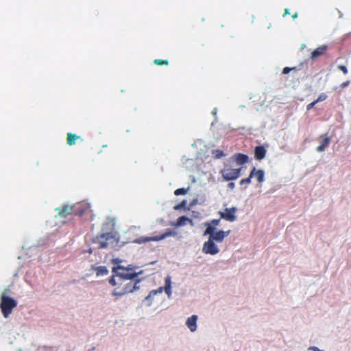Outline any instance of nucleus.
<instances>
[{"label": "nucleus", "instance_id": "nucleus-8", "mask_svg": "<svg viewBox=\"0 0 351 351\" xmlns=\"http://www.w3.org/2000/svg\"><path fill=\"white\" fill-rule=\"evenodd\" d=\"M241 168H232L229 165H226L224 168L221 169V174L222 178L226 180H237L241 176Z\"/></svg>", "mask_w": 351, "mask_h": 351}, {"label": "nucleus", "instance_id": "nucleus-30", "mask_svg": "<svg viewBox=\"0 0 351 351\" xmlns=\"http://www.w3.org/2000/svg\"><path fill=\"white\" fill-rule=\"evenodd\" d=\"M295 67H285L282 70L283 74H288L291 70H295Z\"/></svg>", "mask_w": 351, "mask_h": 351}, {"label": "nucleus", "instance_id": "nucleus-23", "mask_svg": "<svg viewBox=\"0 0 351 351\" xmlns=\"http://www.w3.org/2000/svg\"><path fill=\"white\" fill-rule=\"evenodd\" d=\"M212 153H213V156L215 158H217V159H219V158H221V157L225 156V154L221 149L213 150Z\"/></svg>", "mask_w": 351, "mask_h": 351}, {"label": "nucleus", "instance_id": "nucleus-22", "mask_svg": "<svg viewBox=\"0 0 351 351\" xmlns=\"http://www.w3.org/2000/svg\"><path fill=\"white\" fill-rule=\"evenodd\" d=\"M220 219H213L210 222L206 223L205 225L207 227H211L213 228H215L219 224Z\"/></svg>", "mask_w": 351, "mask_h": 351}, {"label": "nucleus", "instance_id": "nucleus-24", "mask_svg": "<svg viewBox=\"0 0 351 351\" xmlns=\"http://www.w3.org/2000/svg\"><path fill=\"white\" fill-rule=\"evenodd\" d=\"M188 189L180 188L174 191V194L177 196L186 194Z\"/></svg>", "mask_w": 351, "mask_h": 351}, {"label": "nucleus", "instance_id": "nucleus-21", "mask_svg": "<svg viewBox=\"0 0 351 351\" xmlns=\"http://www.w3.org/2000/svg\"><path fill=\"white\" fill-rule=\"evenodd\" d=\"M165 291L169 296L171 294V278L167 276L165 278Z\"/></svg>", "mask_w": 351, "mask_h": 351}, {"label": "nucleus", "instance_id": "nucleus-7", "mask_svg": "<svg viewBox=\"0 0 351 351\" xmlns=\"http://www.w3.org/2000/svg\"><path fill=\"white\" fill-rule=\"evenodd\" d=\"M230 233V230L223 231L219 230L215 231V228H213L211 227H207L204 231V235H209V239H212V241L217 243H221L225 237L228 236Z\"/></svg>", "mask_w": 351, "mask_h": 351}, {"label": "nucleus", "instance_id": "nucleus-10", "mask_svg": "<svg viewBox=\"0 0 351 351\" xmlns=\"http://www.w3.org/2000/svg\"><path fill=\"white\" fill-rule=\"evenodd\" d=\"M237 208L235 207L226 208L223 212H220L219 215L221 217L228 221H234L236 220L235 213Z\"/></svg>", "mask_w": 351, "mask_h": 351}, {"label": "nucleus", "instance_id": "nucleus-6", "mask_svg": "<svg viewBox=\"0 0 351 351\" xmlns=\"http://www.w3.org/2000/svg\"><path fill=\"white\" fill-rule=\"evenodd\" d=\"M176 232L170 229H167L164 233L153 236V237H140L134 241V243L137 244H142L150 241H160L165 239L168 237L176 236Z\"/></svg>", "mask_w": 351, "mask_h": 351}, {"label": "nucleus", "instance_id": "nucleus-31", "mask_svg": "<svg viewBox=\"0 0 351 351\" xmlns=\"http://www.w3.org/2000/svg\"><path fill=\"white\" fill-rule=\"evenodd\" d=\"M316 104H317V102H315V100L314 101L308 104L306 106L307 110H310V109L313 108Z\"/></svg>", "mask_w": 351, "mask_h": 351}, {"label": "nucleus", "instance_id": "nucleus-27", "mask_svg": "<svg viewBox=\"0 0 351 351\" xmlns=\"http://www.w3.org/2000/svg\"><path fill=\"white\" fill-rule=\"evenodd\" d=\"M186 204V200H182L180 204L174 206L175 210H180L182 208H184Z\"/></svg>", "mask_w": 351, "mask_h": 351}, {"label": "nucleus", "instance_id": "nucleus-3", "mask_svg": "<svg viewBox=\"0 0 351 351\" xmlns=\"http://www.w3.org/2000/svg\"><path fill=\"white\" fill-rule=\"evenodd\" d=\"M88 207L86 204L77 203L75 205H64L62 207L57 208L56 211L58 215L62 217H66L69 215H74L82 216L84 214Z\"/></svg>", "mask_w": 351, "mask_h": 351}, {"label": "nucleus", "instance_id": "nucleus-25", "mask_svg": "<svg viewBox=\"0 0 351 351\" xmlns=\"http://www.w3.org/2000/svg\"><path fill=\"white\" fill-rule=\"evenodd\" d=\"M154 63L156 65H168L169 62L167 60L156 59L154 60Z\"/></svg>", "mask_w": 351, "mask_h": 351}, {"label": "nucleus", "instance_id": "nucleus-1", "mask_svg": "<svg viewBox=\"0 0 351 351\" xmlns=\"http://www.w3.org/2000/svg\"><path fill=\"white\" fill-rule=\"evenodd\" d=\"M112 272L114 274L109 279V283L112 286L121 285L125 281L134 280L138 276V273L135 272L133 269L123 266L113 268Z\"/></svg>", "mask_w": 351, "mask_h": 351}, {"label": "nucleus", "instance_id": "nucleus-4", "mask_svg": "<svg viewBox=\"0 0 351 351\" xmlns=\"http://www.w3.org/2000/svg\"><path fill=\"white\" fill-rule=\"evenodd\" d=\"M94 242L98 244V248H106L110 245H116L118 243V234L116 232H110L97 235Z\"/></svg>", "mask_w": 351, "mask_h": 351}, {"label": "nucleus", "instance_id": "nucleus-13", "mask_svg": "<svg viewBox=\"0 0 351 351\" xmlns=\"http://www.w3.org/2000/svg\"><path fill=\"white\" fill-rule=\"evenodd\" d=\"M250 177L256 178L257 182L261 184L265 180V173L262 169H256L255 167H253L250 172Z\"/></svg>", "mask_w": 351, "mask_h": 351}, {"label": "nucleus", "instance_id": "nucleus-17", "mask_svg": "<svg viewBox=\"0 0 351 351\" xmlns=\"http://www.w3.org/2000/svg\"><path fill=\"white\" fill-rule=\"evenodd\" d=\"M186 223H193V220L186 216H181L178 218L177 221L173 223V226L176 227L184 226Z\"/></svg>", "mask_w": 351, "mask_h": 351}, {"label": "nucleus", "instance_id": "nucleus-26", "mask_svg": "<svg viewBox=\"0 0 351 351\" xmlns=\"http://www.w3.org/2000/svg\"><path fill=\"white\" fill-rule=\"evenodd\" d=\"M252 177H250V174L248 178H243L240 181V185L249 184L251 182V179Z\"/></svg>", "mask_w": 351, "mask_h": 351}, {"label": "nucleus", "instance_id": "nucleus-16", "mask_svg": "<svg viewBox=\"0 0 351 351\" xmlns=\"http://www.w3.org/2000/svg\"><path fill=\"white\" fill-rule=\"evenodd\" d=\"M266 155V149L262 146H256L254 149V157L258 160H263Z\"/></svg>", "mask_w": 351, "mask_h": 351}, {"label": "nucleus", "instance_id": "nucleus-12", "mask_svg": "<svg viewBox=\"0 0 351 351\" xmlns=\"http://www.w3.org/2000/svg\"><path fill=\"white\" fill-rule=\"evenodd\" d=\"M232 160L238 165H243L248 162L249 157L247 155L237 153L232 156Z\"/></svg>", "mask_w": 351, "mask_h": 351}, {"label": "nucleus", "instance_id": "nucleus-35", "mask_svg": "<svg viewBox=\"0 0 351 351\" xmlns=\"http://www.w3.org/2000/svg\"><path fill=\"white\" fill-rule=\"evenodd\" d=\"M310 349L313 350V351H321L317 347H311Z\"/></svg>", "mask_w": 351, "mask_h": 351}, {"label": "nucleus", "instance_id": "nucleus-36", "mask_svg": "<svg viewBox=\"0 0 351 351\" xmlns=\"http://www.w3.org/2000/svg\"><path fill=\"white\" fill-rule=\"evenodd\" d=\"M298 17V14L297 13H295L294 14L292 15V18L293 19H296Z\"/></svg>", "mask_w": 351, "mask_h": 351}, {"label": "nucleus", "instance_id": "nucleus-18", "mask_svg": "<svg viewBox=\"0 0 351 351\" xmlns=\"http://www.w3.org/2000/svg\"><path fill=\"white\" fill-rule=\"evenodd\" d=\"M77 140L83 141V139L81 138L80 136L76 135L71 132L67 133L66 143L69 145L71 146L75 145Z\"/></svg>", "mask_w": 351, "mask_h": 351}, {"label": "nucleus", "instance_id": "nucleus-9", "mask_svg": "<svg viewBox=\"0 0 351 351\" xmlns=\"http://www.w3.org/2000/svg\"><path fill=\"white\" fill-rule=\"evenodd\" d=\"M202 252L206 254L215 255L219 252V249L215 241L208 238L203 245Z\"/></svg>", "mask_w": 351, "mask_h": 351}, {"label": "nucleus", "instance_id": "nucleus-29", "mask_svg": "<svg viewBox=\"0 0 351 351\" xmlns=\"http://www.w3.org/2000/svg\"><path fill=\"white\" fill-rule=\"evenodd\" d=\"M337 68L338 69L341 71L345 75H346L348 72L347 67L344 65H338Z\"/></svg>", "mask_w": 351, "mask_h": 351}, {"label": "nucleus", "instance_id": "nucleus-11", "mask_svg": "<svg viewBox=\"0 0 351 351\" xmlns=\"http://www.w3.org/2000/svg\"><path fill=\"white\" fill-rule=\"evenodd\" d=\"M319 138L322 140L321 144L316 148V150L318 152H322L329 146L331 138L327 134L321 135Z\"/></svg>", "mask_w": 351, "mask_h": 351}, {"label": "nucleus", "instance_id": "nucleus-28", "mask_svg": "<svg viewBox=\"0 0 351 351\" xmlns=\"http://www.w3.org/2000/svg\"><path fill=\"white\" fill-rule=\"evenodd\" d=\"M327 95L324 93L321 94L319 97L315 100V102L322 101L326 99Z\"/></svg>", "mask_w": 351, "mask_h": 351}, {"label": "nucleus", "instance_id": "nucleus-20", "mask_svg": "<svg viewBox=\"0 0 351 351\" xmlns=\"http://www.w3.org/2000/svg\"><path fill=\"white\" fill-rule=\"evenodd\" d=\"M97 276H105L108 274V270L105 266H99L95 268Z\"/></svg>", "mask_w": 351, "mask_h": 351}, {"label": "nucleus", "instance_id": "nucleus-14", "mask_svg": "<svg viewBox=\"0 0 351 351\" xmlns=\"http://www.w3.org/2000/svg\"><path fill=\"white\" fill-rule=\"evenodd\" d=\"M197 315H196L188 317L186 324L191 332H195L197 330Z\"/></svg>", "mask_w": 351, "mask_h": 351}, {"label": "nucleus", "instance_id": "nucleus-5", "mask_svg": "<svg viewBox=\"0 0 351 351\" xmlns=\"http://www.w3.org/2000/svg\"><path fill=\"white\" fill-rule=\"evenodd\" d=\"M139 282V280H136L135 283L132 281H125L121 285H117L116 288L112 291V295L117 297L123 296L127 293H132L134 291L138 289V287L136 286V284Z\"/></svg>", "mask_w": 351, "mask_h": 351}, {"label": "nucleus", "instance_id": "nucleus-19", "mask_svg": "<svg viewBox=\"0 0 351 351\" xmlns=\"http://www.w3.org/2000/svg\"><path fill=\"white\" fill-rule=\"evenodd\" d=\"M163 291L162 287H159L156 290H152L149 292V295L145 298V300L148 302V305H150L152 303V298L156 295L157 293H160Z\"/></svg>", "mask_w": 351, "mask_h": 351}, {"label": "nucleus", "instance_id": "nucleus-2", "mask_svg": "<svg viewBox=\"0 0 351 351\" xmlns=\"http://www.w3.org/2000/svg\"><path fill=\"white\" fill-rule=\"evenodd\" d=\"M8 290H4L0 298V308L5 318L9 317L18 304L17 301L14 298L8 295Z\"/></svg>", "mask_w": 351, "mask_h": 351}, {"label": "nucleus", "instance_id": "nucleus-33", "mask_svg": "<svg viewBox=\"0 0 351 351\" xmlns=\"http://www.w3.org/2000/svg\"><path fill=\"white\" fill-rule=\"evenodd\" d=\"M287 14H289V9H285V12H284V14H283V16H286Z\"/></svg>", "mask_w": 351, "mask_h": 351}, {"label": "nucleus", "instance_id": "nucleus-34", "mask_svg": "<svg viewBox=\"0 0 351 351\" xmlns=\"http://www.w3.org/2000/svg\"><path fill=\"white\" fill-rule=\"evenodd\" d=\"M349 84V81L345 82L341 84L342 87H346Z\"/></svg>", "mask_w": 351, "mask_h": 351}, {"label": "nucleus", "instance_id": "nucleus-15", "mask_svg": "<svg viewBox=\"0 0 351 351\" xmlns=\"http://www.w3.org/2000/svg\"><path fill=\"white\" fill-rule=\"evenodd\" d=\"M328 49V47L326 45H322L317 49H315L314 51H312L311 54V58L312 60H315L318 57L324 55Z\"/></svg>", "mask_w": 351, "mask_h": 351}, {"label": "nucleus", "instance_id": "nucleus-32", "mask_svg": "<svg viewBox=\"0 0 351 351\" xmlns=\"http://www.w3.org/2000/svg\"><path fill=\"white\" fill-rule=\"evenodd\" d=\"M228 187L230 188V189H234V182H230L228 184Z\"/></svg>", "mask_w": 351, "mask_h": 351}]
</instances>
